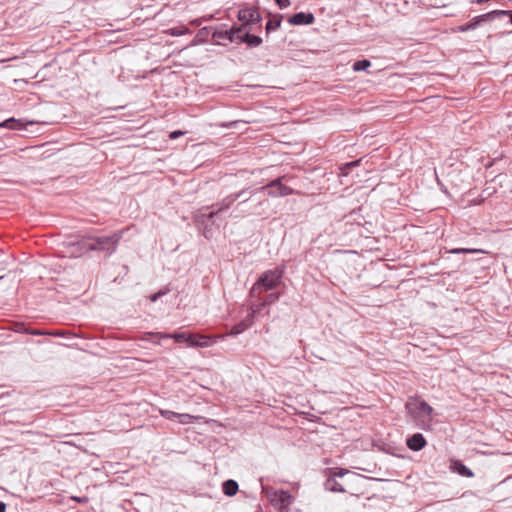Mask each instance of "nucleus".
Wrapping results in <instances>:
<instances>
[{
	"label": "nucleus",
	"instance_id": "31",
	"mask_svg": "<svg viewBox=\"0 0 512 512\" xmlns=\"http://www.w3.org/2000/svg\"><path fill=\"white\" fill-rule=\"evenodd\" d=\"M255 315L251 312L247 314V316L242 320L247 329L253 324Z\"/></svg>",
	"mask_w": 512,
	"mask_h": 512
},
{
	"label": "nucleus",
	"instance_id": "28",
	"mask_svg": "<svg viewBox=\"0 0 512 512\" xmlns=\"http://www.w3.org/2000/svg\"><path fill=\"white\" fill-rule=\"evenodd\" d=\"M280 24H281V22L279 20H269L266 23V27H265L266 31L267 32L275 31L280 27Z\"/></svg>",
	"mask_w": 512,
	"mask_h": 512
},
{
	"label": "nucleus",
	"instance_id": "7",
	"mask_svg": "<svg viewBox=\"0 0 512 512\" xmlns=\"http://www.w3.org/2000/svg\"><path fill=\"white\" fill-rule=\"evenodd\" d=\"M406 409L411 415L431 417L433 408L424 400L414 399L406 403Z\"/></svg>",
	"mask_w": 512,
	"mask_h": 512
},
{
	"label": "nucleus",
	"instance_id": "32",
	"mask_svg": "<svg viewBox=\"0 0 512 512\" xmlns=\"http://www.w3.org/2000/svg\"><path fill=\"white\" fill-rule=\"evenodd\" d=\"M347 472L348 471L345 469L336 468L329 477H334L336 479L337 477H343Z\"/></svg>",
	"mask_w": 512,
	"mask_h": 512
},
{
	"label": "nucleus",
	"instance_id": "13",
	"mask_svg": "<svg viewBox=\"0 0 512 512\" xmlns=\"http://www.w3.org/2000/svg\"><path fill=\"white\" fill-rule=\"evenodd\" d=\"M315 17L312 13L298 12L289 18L292 25H310L314 23Z\"/></svg>",
	"mask_w": 512,
	"mask_h": 512
},
{
	"label": "nucleus",
	"instance_id": "21",
	"mask_svg": "<svg viewBox=\"0 0 512 512\" xmlns=\"http://www.w3.org/2000/svg\"><path fill=\"white\" fill-rule=\"evenodd\" d=\"M247 330V327L244 325L242 321L235 324L231 330L226 334V336H237Z\"/></svg>",
	"mask_w": 512,
	"mask_h": 512
},
{
	"label": "nucleus",
	"instance_id": "16",
	"mask_svg": "<svg viewBox=\"0 0 512 512\" xmlns=\"http://www.w3.org/2000/svg\"><path fill=\"white\" fill-rule=\"evenodd\" d=\"M237 39L246 43L250 47H258L262 43V39L259 36L250 34L244 30L237 34Z\"/></svg>",
	"mask_w": 512,
	"mask_h": 512
},
{
	"label": "nucleus",
	"instance_id": "3",
	"mask_svg": "<svg viewBox=\"0 0 512 512\" xmlns=\"http://www.w3.org/2000/svg\"><path fill=\"white\" fill-rule=\"evenodd\" d=\"M284 274V266L265 271L260 275L257 282L253 285L250 294L253 296L256 292L262 290H272L276 288Z\"/></svg>",
	"mask_w": 512,
	"mask_h": 512
},
{
	"label": "nucleus",
	"instance_id": "12",
	"mask_svg": "<svg viewBox=\"0 0 512 512\" xmlns=\"http://www.w3.org/2000/svg\"><path fill=\"white\" fill-rule=\"evenodd\" d=\"M215 341H213L210 337L203 334L189 333L188 336V345L191 347H209Z\"/></svg>",
	"mask_w": 512,
	"mask_h": 512
},
{
	"label": "nucleus",
	"instance_id": "40",
	"mask_svg": "<svg viewBox=\"0 0 512 512\" xmlns=\"http://www.w3.org/2000/svg\"><path fill=\"white\" fill-rule=\"evenodd\" d=\"M3 277H0V279H2Z\"/></svg>",
	"mask_w": 512,
	"mask_h": 512
},
{
	"label": "nucleus",
	"instance_id": "37",
	"mask_svg": "<svg viewBox=\"0 0 512 512\" xmlns=\"http://www.w3.org/2000/svg\"><path fill=\"white\" fill-rule=\"evenodd\" d=\"M236 124H237L236 121H231V122L222 124V127H224V128H234V127H236Z\"/></svg>",
	"mask_w": 512,
	"mask_h": 512
},
{
	"label": "nucleus",
	"instance_id": "8",
	"mask_svg": "<svg viewBox=\"0 0 512 512\" xmlns=\"http://www.w3.org/2000/svg\"><path fill=\"white\" fill-rule=\"evenodd\" d=\"M497 19V14H494V10L488 13L478 15L473 17L469 22L460 25L458 30L460 32H467L470 30H475L481 23L491 22Z\"/></svg>",
	"mask_w": 512,
	"mask_h": 512
},
{
	"label": "nucleus",
	"instance_id": "29",
	"mask_svg": "<svg viewBox=\"0 0 512 512\" xmlns=\"http://www.w3.org/2000/svg\"><path fill=\"white\" fill-rule=\"evenodd\" d=\"M494 14H497V19L508 16L509 22L512 24V10H494Z\"/></svg>",
	"mask_w": 512,
	"mask_h": 512
},
{
	"label": "nucleus",
	"instance_id": "33",
	"mask_svg": "<svg viewBox=\"0 0 512 512\" xmlns=\"http://www.w3.org/2000/svg\"><path fill=\"white\" fill-rule=\"evenodd\" d=\"M280 9H286L290 6V0H275Z\"/></svg>",
	"mask_w": 512,
	"mask_h": 512
},
{
	"label": "nucleus",
	"instance_id": "22",
	"mask_svg": "<svg viewBox=\"0 0 512 512\" xmlns=\"http://www.w3.org/2000/svg\"><path fill=\"white\" fill-rule=\"evenodd\" d=\"M167 34L171 35V36H182V35H185L187 33H189V29L187 27H184V26H181V27H173V28H170L166 31Z\"/></svg>",
	"mask_w": 512,
	"mask_h": 512
},
{
	"label": "nucleus",
	"instance_id": "39",
	"mask_svg": "<svg viewBox=\"0 0 512 512\" xmlns=\"http://www.w3.org/2000/svg\"><path fill=\"white\" fill-rule=\"evenodd\" d=\"M5 510H6V505H5V503H3V502H1V501H0V512H5Z\"/></svg>",
	"mask_w": 512,
	"mask_h": 512
},
{
	"label": "nucleus",
	"instance_id": "2",
	"mask_svg": "<svg viewBox=\"0 0 512 512\" xmlns=\"http://www.w3.org/2000/svg\"><path fill=\"white\" fill-rule=\"evenodd\" d=\"M123 236V231L114 232L110 235L89 237L80 242L85 251H103L111 255L115 252L119 241Z\"/></svg>",
	"mask_w": 512,
	"mask_h": 512
},
{
	"label": "nucleus",
	"instance_id": "11",
	"mask_svg": "<svg viewBox=\"0 0 512 512\" xmlns=\"http://www.w3.org/2000/svg\"><path fill=\"white\" fill-rule=\"evenodd\" d=\"M238 19L242 22V31L245 29L248 24H255L261 20L260 14L255 9H242L238 13Z\"/></svg>",
	"mask_w": 512,
	"mask_h": 512
},
{
	"label": "nucleus",
	"instance_id": "35",
	"mask_svg": "<svg viewBox=\"0 0 512 512\" xmlns=\"http://www.w3.org/2000/svg\"><path fill=\"white\" fill-rule=\"evenodd\" d=\"M166 291H159L153 295L150 296L151 302H156L161 296L165 295Z\"/></svg>",
	"mask_w": 512,
	"mask_h": 512
},
{
	"label": "nucleus",
	"instance_id": "23",
	"mask_svg": "<svg viewBox=\"0 0 512 512\" xmlns=\"http://www.w3.org/2000/svg\"><path fill=\"white\" fill-rule=\"evenodd\" d=\"M371 66V63L369 60H359V61H356L353 63V70L354 71H364L366 70L367 68H369Z\"/></svg>",
	"mask_w": 512,
	"mask_h": 512
},
{
	"label": "nucleus",
	"instance_id": "1",
	"mask_svg": "<svg viewBox=\"0 0 512 512\" xmlns=\"http://www.w3.org/2000/svg\"><path fill=\"white\" fill-rule=\"evenodd\" d=\"M254 195L255 191H252V189L249 187L244 188L238 192L231 193L211 206L212 210L209 212L208 218H221V215L229 210L237 200H239V202L237 203L235 209L231 212L230 217L239 218L249 215L261 216L265 213L269 206L268 199L259 200L250 211H244L242 209L239 210V208L246 204Z\"/></svg>",
	"mask_w": 512,
	"mask_h": 512
},
{
	"label": "nucleus",
	"instance_id": "17",
	"mask_svg": "<svg viewBox=\"0 0 512 512\" xmlns=\"http://www.w3.org/2000/svg\"><path fill=\"white\" fill-rule=\"evenodd\" d=\"M324 488L330 492L344 493L345 489L334 477H328L324 483Z\"/></svg>",
	"mask_w": 512,
	"mask_h": 512
},
{
	"label": "nucleus",
	"instance_id": "6",
	"mask_svg": "<svg viewBox=\"0 0 512 512\" xmlns=\"http://www.w3.org/2000/svg\"><path fill=\"white\" fill-rule=\"evenodd\" d=\"M267 497L271 505L277 510H287L293 502L292 495L285 490L268 492Z\"/></svg>",
	"mask_w": 512,
	"mask_h": 512
},
{
	"label": "nucleus",
	"instance_id": "20",
	"mask_svg": "<svg viewBox=\"0 0 512 512\" xmlns=\"http://www.w3.org/2000/svg\"><path fill=\"white\" fill-rule=\"evenodd\" d=\"M201 419L200 416H194L188 413H178L177 420L181 424H191Z\"/></svg>",
	"mask_w": 512,
	"mask_h": 512
},
{
	"label": "nucleus",
	"instance_id": "9",
	"mask_svg": "<svg viewBox=\"0 0 512 512\" xmlns=\"http://www.w3.org/2000/svg\"><path fill=\"white\" fill-rule=\"evenodd\" d=\"M208 213H199L194 216V221L198 228L203 231V235L208 238L209 233L211 231V227L216 224V221L219 220V217H211L208 218Z\"/></svg>",
	"mask_w": 512,
	"mask_h": 512
},
{
	"label": "nucleus",
	"instance_id": "26",
	"mask_svg": "<svg viewBox=\"0 0 512 512\" xmlns=\"http://www.w3.org/2000/svg\"><path fill=\"white\" fill-rule=\"evenodd\" d=\"M479 252H483V251L481 249H470V248H455V249L450 250V253H452V254H460V253L469 254V253H479Z\"/></svg>",
	"mask_w": 512,
	"mask_h": 512
},
{
	"label": "nucleus",
	"instance_id": "15",
	"mask_svg": "<svg viewBox=\"0 0 512 512\" xmlns=\"http://www.w3.org/2000/svg\"><path fill=\"white\" fill-rule=\"evenodd\" d=\"M406 444L412 451H420L425 447L426 440L421 433H415L407 439Z\"/></svg>",
	"mask_w": 512,
	"mask_h": 512
},
{
	"label": "nucleus",
	"instance_id": "24",
	"mask_svg": "<svg viewBox=\"0 0 512 512\" xmlns=\"http://www.w3.org/2000/svg\"><path fill=\"white\" fill-rule=\"evenodd\" d=\"M358 164H359V160L352 161V162H349V163H345L344 165L339 167V170H340L339 175L340 176H347L348 173H349V169H351L352 167L357 166Z\"/></svg>",
	"mask_w": 512,
	"mask_h": 512
},
{
	"label": "nucleus",
	"instance_id": "27",
	"mask_svg": "<svg viewBox=\"0 0 512 512\" xmlns=\"http://www.w3.org/2000/svg\"><path fill=\"white\" fill-rule=\"evenodd\" d=\"M265 301H262L258 304H253L250 307V312L253 313L255 316L259 314L265 307H266Z\"/></svg>",
	"mask_w": 512,
	"mask_h": 512
},
{
	"label": "nucleus",
	"instance_id": "10",
	"mask_svg": "<svg viewBox=\"0 0 512 512\" xmlns=\"http://www.w3.org/2000/svg\"><path fill=\"white\" fill-rule=\"evenodd\" d=\"M189 333H164V332H147L145 333L142 340H148V337H154L157 339H174L178 343L188 342Z\"/></svg>",
	"mask_w": 512,
	"mask_h": 512
},
{
	"label": "nucleus",
	"instance_id": "36",
	"mask_svg": "<svg viewBox=\"0 0 512 512\" xmlns=\"http://www.w3.org/2000/svg\"><path fill=\"white\" fill-rule=\"evenodd\" d=\"M27 333L31 335H47L48 332L41 331V330H28Z\"/></svg>",
	"mask_w": 512,
	"mask_h": 512
},
{
	"label": "nucleus",
	"instance_id": "14",
	"mask_svg": "<svg viewBox=\"0 0 512 512\" xmlns=\"http://www.w3.org/2000/svg\"><path fill=\"white\" fill-rule=\"evenodd\" d=\"M450 469L463 477L472 478L474 476L473 471L460 460H451Z\"/></svg>",
	"mask_w": 512,
	"mask_h": 512
},
{
	"label": "nucleus",
	"instance_id": "34",
	"mask_svg": "<svg viewBox=\"0 0 512 512\" xmlns=\"http://www.w3.org/2000/svg\"><path fill=\"white\" fill-rule=\"evenodd\" d=\"M185 132L181 131V130H175V131H172L170 134H169V138L170 139H177L179 138L180 136L184 135Z\"/></svg>",
	"mask_w": 512,
	"mask_h": 512
},
{
	"label": "nucleus",
	"instance_id": "30",
	"mask_svg": "<svg viewBox=\"0 0 512 512\" xmlns=\"http://www.w3.org/2000/svg\"><path fill=\"white\" fill-rule=\"evenodd\" d=\"M280 297L279 293H270L266 296L264 299L266 305H271L272 303L276 302Z\"/></svg>",
	"mask_w": 512,
	"mask_h": 512
},
{
	"label": "nucleus",
	"instance_id": "4",
	"mask_svg": "<svg viewBox=\"0 0 512 512\" xmlns=\"http://www.w3.org/2000/svg\"><path fill=\"white\" fill-rule=\"evenodd\" d=\"M242 32V27L232 26L230 29L225 25L217 26L212 33V39L217 45H227L237 39V34Z\"/></svg>",
	"mask_w": 512,
	"mask_h": 512
},
{
	"label": "nucleus",
	"instance_id": "19",
	"mask_svg": "<svg viewBox=\"0 0 512 512\" xmlns=\"http://www.w3.org/2000/svg\"><path fill=\"white\" fill-rule=\"evenodd\" d=\"M0 127L8 128V129H11V130H22L24 128V125L19 120H16L14 118H10V119H7V120L3 121L0 124Z\"/></svg>",
	"mask_w": 512,
	"mask_h": 512
},
{
	"label": "nucleus",
	"instance_id": "18",
	"mask_svg": "<svg viewBox=\"0 0 512 512\" xmlns=\"http://www.w3.org/2000/svg\"><path fill=\"white\" fill-rule=\"evenodd\" d=\"M238 488V483L232 479L226 480L222 484V491L228 497L234 496L237 493Z\"/></svg>",
	"mask_w": 512,
	"mask_h": 512
},
{
	"label": "nucleus",
	"instance_id": "38",
	"mask_svg": "<svg viewBox=\"0 0 512 512\" xmlns=\"http://www.w3.org/2000/svg\"><path fill=\"white\" fill-rule=\"evenodd\" d=\"M47 335L63 336V335H64V333H63V332H60V331H58V332H48V334H47Z\"/></svg>",
	"mask_w": 512,
	"mask_h": 512
},
{
	"label": "nucleus",
	"instance_id": "5",
	"mask_svg": "<svg viewBox=\"0 0 512 512\" xmlns=\"http://www.w3.org/2000/svg\"><path fill=\"white\" fill-rule=\"evenodd\" d=\"M267 189V195L270 197H283L294 193V190L292 188L282 184V178H277L268 183L266 186H262L257 189H252V191H255L256 195L257 193L264 192Z\"/></svg>",
	"mask_w": 512,
	"mask_h": 512
},
{
	"label": "nucleus",
	"instance_id": "25",
	"mask_svg": "<svg viewBox=\"0 0 512 512\" xmlns=\"http://www.w3.org/2000/svg\"><path fill=\"white\" fill-rule=\"evenodd\" d=\"M159 413L163 418L170 420V421L177 419V416H178L177 412L166 410V409H160Z\"/></svg>",
	"mask_w": 512,
	"mask_h": 512
}]
</instances>
